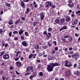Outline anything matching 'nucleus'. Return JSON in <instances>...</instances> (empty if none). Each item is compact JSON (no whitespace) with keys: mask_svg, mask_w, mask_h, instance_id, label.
<instances>
[{"mask_svg":"<svg viewBox=\"0 0 80 80\" xmlns=\"http://www.w3.org/2000/svg\"><path fill=\"white\" fill-rule=\"evenodd\" d=\"M73 58L74 59H75V60H78V59L77 57H74V58Z\"/></svg>","mask_w":80,"mask_h":80,"instance_id":"nucleus-56","label":"nucleus"},{"mask_svg":"<svg viewBox=\"0 0 80 80\" xmlns=\"http://www.w3.org/2000/svg\"><path fill=\"white\" fill-rule=\"evenodd\" d=\"M18 33V32L17 31H15L13 32V34L15 35V34H16L17 33Z\"/></svg>","mask_w":80,"mask_h":80,"instance_id":"nucleus-36","label":"nucleus"},{"mask_svg":"<svg viewBox=\"0 0 80 80\" xmlns=\"http://www.w3.org/2000/svg\"><path fill=\"white\" fill-rule=\"evenodd\" d=\"M13 23V21L11 20V21H10L9 22V25H12Z\"/></svg>","mask_w":80,"mask_h":80,"instance_id":"nucleus-26","label":"nucleus"},{"mask_svg":"<svg viewBox=\"0 0 80 80\" xmlns=\"http://www.w3.org/2000/svg\"><path fill=\"white\" fill-rule=\"evenodd\" d=\"M40 16L41 18V20H43V18H45V13L41 12L40 14Z\"/></svg>","mask_w":80,"mask_h":80,"instance_id":"nucleus-4","label":"nucleus"},{"mask_svg":"<svg viewBox=\"0 0 80 80\" xmlns=\"http://www.w3.org/2000/svg\"><path fill=\"white\" fill-rule=\"evenodd\" d=\"M47 31H44L43 32V34L44 35H46V34H47Z\"/></svg>","mask_w":80,"mask_h":80,"instance_id":"nucleus-62","label":"nucleus"},{"mask_svg":"<svg viewBox=\"0 0 80 80\" xmlns=\"http://www.w3.org/2000/svg\"><path fill=\"white\" fill-rule=\"evenodd\" d=\"M76 56L77 57H79L80 56L78 52H77L75 55H72V58H74V57H76Z\"/></svg>","mask_w":80,"mask_h":80,"instance_id":"nucleus-13","label":"nucleus"},{"mask_svg":"<svg viewBox=\"0 0 80 80\" xmlns=\"http://www.w3.org/2000/svg\"><path fill=\"white\" fill-rule=\"evenodd\" d=\"M18 38L17 37H15L14 38V40H18Z\"/></svg>","mask_w":80,"mask_h":80,"instance_id":"nucleus-49","label":"nucleus"},{"mask_svg":"<svg viewBox=\"0 0 80 80\" xmlns=\"http://www.w3.org/2000/svg\"><path fill=\"white\" fill-rule=\"evenodd\" d=\"M5 33V30L3 31L2 29H0V34H2V33Z\"/></svg>","mask_w":80,"mask_h":80,"instance_id":"nucleus-20","label":"nucleus"},{"mask_svg":"<svg viewBox=\"0 0 80 80\" xmlns=\"http://www.w3.org/2000/svg\"><path fill=\"white\" fill-rule=\"evenodd\" d=\"M39 75L40 77H43V72H40L39 73Z\"/></svg>","mask_w":80,"mask_h":80,"instance_id":"nucleus-27","label":"nucleus"},{"mask_svg":"<svg viewBox=\"0 0 80 80\" xmlns=\"http://www.w3.org/2000/svg\"><path fill=\"white\" fill-rule=\"evenodd\" d=\"M5 52H0V57L2 56L3 54H4Z\"/></svg>","mask_w":80,"mask_h":80,"instance_id":"nucleus-31","label":"nucleus"},{"mask_svg":"<svg viewBox=\"0 0 80 80\" xmlns=\"http://www.w3.org/2000/svg\"><path fill=\"white\" fill-rule=\"evenodd\" d=\"M21 39L22 40H24V37L23 36H21Z\"/></svg>","mask_w":80,"mask_h":80,"instance_id":"nucleus-42","label":"nucleus"},{"mask_svg":"<svg viewBox=\"0 0 80 80\" xmlns=\"http://www.w3.org/2000/svg\"><path fill=\"white\" fill-rule=\"evenodd\" d=\"M38 69H40V68H42V65L40 64H38Z\"/></svg>","mask_w":80,"mask_h":80,"instance_id":"nucleus-30","label":"nucleus"},{"mask_svg":"<svg viewBox=\"0 0 80 80\" xmlns=\"http://www.w3.org/2000/svg\"><path fill=\"white\" fill-rule=\"evenodd\" d=\"M48 3L46 5V6H45V7L46 8H48L49 7H50L51 6L52 7V8H55L56 7V6L55 4H52V3H50V1H48L46 2L45 5H46V4Z\"/></svg>","mask_w":80,"mask_h":80,"instance_id":"nucleus-2","label":"nucleus"},{"mask_svg":"<svg viewBox=\"0 0 80 80\" xmlns=\"http://www.w3.org/2000/svg\"><path fill=\"white\" fill-rule=\"evenodd\" d=\"M27 72H29L30 70V67H28L27 68Z\"/></svg>","mask_w":80,"mask_h":80,"instance_id":"nucleus-25","label":"nucleus"},{"mask_svg":"<svg viewBox=\"0 0 80 80\" xmlns=\"http://www.w3.org/2000/svg\"><path fill=\"white\" fill-rule=\"evenodd\" d=\"M15 53H16V57H18V55L20 53V52L19 51H18V52H16L15 51Z\"/></svg>","mask_w":80,"mask_h":80,"instance_id":"nucleus-19","label":"nucleus"},{"mask_svg":"<svg viewBox=\"0 0 80 80\" xmlns=\"http://www.w3.org/2000/svg\"><path fill=\"white\" fill-rule=\"evenodd\" d=\"M67 28H67V26H64L60 29V31H62L63 30H66V29H67Z\"/></svg>","mask_w":80,"mask_h":80,"instance_id":"nucleus-11","label":"nucleus"},{"mask_svg":"<svg viewBox=\"0 0 80 80\" xmlns=\"http://www.w3.org/2000/svg\"><path fill=\"white\" fill-rule=\"evenodd\" d=\"M3 58L5 60H7L8 59L10 58L9 55L8 54H7L6 55H3Z\"/></svg>","mask_w":80,"mask_h":80,"instance_id":"nucleus-5","label":"nucleus"},{"mask_svg":"<svg viewBox=\"0 0 80 80\" xmlns=\"http://www.w3.org/2000/svg\"><path fill=\"white\" fill-rule=\"evenodd\" d=\"M20 22V19H18L15 22V25H18V24L19 23V22Z\"/></svg>","mask_w":80,"mask_h":80,"instance_id":"nucleus-17","label":"nucleus"},{"mask_svg":"<svg viewBox=\"0 0 80 80\" xmlns=\"http://www.w3.org/2000/svg\"><path fill=\"white\" fill-rule=\"evenodd\" d=\"M77 7L78 9V10H80V4L78 5L77 6Z\"/></svg>","mask_w":80,"mask_h":80,"instance_id":"nucleus-38","label":"nucleus"},{"mask_svg":"<svg viewBox=\"0 0 80 80\" xmlns=\"http://www.w3.org/2000/svg\"><path fill=\"white\" fill-rule=\"evenodd\" d=\"M62 40L63 41V42H65V41H66V40L63 38L62 39Z\"/></svg>","mask_w":80,"mask_h":80,"instance_id":"nucleus-53","label":"nucleus"},{"mask_svg":"<svg viewBox=\"0 0 80 80\" xmlns=\"http://www.w3.org/2000/svg\"><path fill=\"white\" fill-rule=\"evenodd\" d=\"M42 48H44V49H47V48H48V47L47 46H43Z\"/></svg>","mask_w":80,"mask_h":80,"instance_id":"nucleus-34","label":"nucleus"},{"mask_svg":"<svg viewBox=\"0 0 80 80\" xmlns=\"http://www.w3.org/2000/svg\"><path fill=\"white\" fill-rule=\"evenodd\" d=\"M77 64L76 63L74 64L73 66L74 68H76V67H77Z\"/></svg>","mask_w":80,"mask_h":80,"instance_id":"nucleus-50","label":"nucleus"},{"mask_svg":"<svg viewBox=\"0 0 80 80\" xmlns=\"http://www.w3.org/2000/svg\"><path fill=\"white\" fill-rule=\"evenodd\" d=\"M0 13L1 15H2L3 13V11H1Z\"/></svg>","mask_w":80,"mask_h":80,"instance_id":"nucleus-63","label":"nucleus"},{"mask_svg":"<svg viewBox=\"0 0 80 80\" xmlns=\"http://www.w3.org/2000/svg\"><path fill=\"white\" fill-rule=\"evenodd\" d=\"M48 45L49 47H51L52 46V44H50L49 42H48Z\"/></svg>","mask_w":80,"mask_h":80,"instance_id":"nucleus-45","label":"nucleus"},{"mask_svg":"<svg viewBox=\"0 0 80 80\" xmlns=\"http://www.w3.org/2000/svg\"><path fill=\"white\" fill-rule=\"evenodd\" d=\"M25 35H26V36H28V32H25Z\"/></svg>","mask_w":80,"mask_h":80,"instance_id":"nucleus-47","label":"nucleus"},{"mask_svg":"<svg viewBox=\"0 0 80 80\" xmlns=\"http://www.w3.org/2000/svg\"><path fill=\"white\" fill-rule=\"evenodd\" d=\"M21 5L23 8H25V3L23 2H21Z\"/></svg>","mask_w":80,"mask_h":80,"instance_id":"nucleus-15","label":"nucleus"},{"mask_svg":"<svg viewBox=\"0 0 80 80\" xmlns=\"http://www.w3.org/2000/svg\"><path fill=\"white\" fill-rule=\"evenodd\" d=\"M10 4H9L8 3H6V6H7V7H10Z\"/></svg>","mask_w":80,"mask_h":80,"instance_id":"nucleus-48","label":"nucleus"},{"mask_svg":"<svg viewBox=\"0 0 80 80\" xmlns=\"http://www.w3.org/2000/svg\"><path fill=\"white\" fill-rule=\"evenodd\" d=\"M70 75V70L67 71L66 72V76L67 77H69Z\"/></svg>","mask_w":80,"mask_h":80,"instance_id":"nucleus-7","label":"nucleus"},{"mask_svg":"<svg viewBox=\"0 0 80 80\" xmlns=\"http://www.w3.org/2000/svg\"><path fill=\"white\" fill-rule=\"evenodd\" d=\"M46 36L49 37H51V33H48L47 34Z\"/></svg>","mask_w":80,"mask_h":80,"instance_id":"nucleus-33","label":"nucleus"},{"mask_svg":"<svg viewBox=\"0 0 80 80\" xmlns=\"http://www.w3.org/2000/svg\"><path fill=\"white\" fill-rule=\"evenodd\" d=\"M37 23H38V22H35L33 23V26H35V25H37Z\"/></svg>","mask_w":80,"mask_h":80,"instance_id":"nucleus-37","label":"nucleus"},{"mask_svg":"<svg viewBox=\"0 0 80 80\" xmlns=\"http://www.w3.org/2000/svg\"><path fill=\"white\" fill-rule=\"evenodd\" d=\"M5 47H4L5 48H7V47H8V43H6L5 44Z\"/></svg>","mask_w":80,"mask_h":80,"instance_id":"nucleus-43","label":"nucleus"},{"mask_svg":"<svg viewBox=\"0 0 80 80\" xmlns=\"http://www.w3.org/2000/svg\"><path fill=\"white\" fill-rule=\"evenodd\" d=\"M2 43V46H3V47H4V46H5V42H4V41H3Z\"/></svg>","mask_w":80,"mask_h":80,"instance_id":"nucleus-52","label":"nucleus"},{"mask_svg":"<svg viewBox=\"0 0 80 80\" xmlns=\"http://www.w3.org/2000/svg\"><path fill=\"white\" fill-rule=\"evenodd\" d=\"M27 11L25 12V13L26 14H28L29 13V12H30V9L29 8H27L26 9Z\"/></svg>","mask_w":80,"mask_h":80,"instance_id":"nucleus-16","label":"nucleus"},{"mask_svg":"<svg viewBox=\"0 0 80 80\" xmlns=\"http://www.w3.org/2000/svg\"><path fill=\"white\" fill-rule=\"evenodd\" d=\"M52 29L51 28H49L48 29V31H49V32H51V31H52Z\"/></svg>","mask_w":80,"mask_h":80,"instance_id":"nucleus-44","label":"nucleus"},{"mask_svg":"<svg viewBox=\"0 0 80 80\" xmlns=\"http://www.w3.org/2000/svg\"><path fill=\"white\" fill-rule=\"evenodd\" d=\"M3 73V71H2L1 72H0V75H2Z\"/></svg>","mask_w":80,"mask_h":80,"instance_id":"nucleus-59","label":"nucleus"},{"mask_svg":"<svg viewBox=\"0 0 80 80\" xmlns=\"http://www.w3.org/2000/svg\"><path fill=\"white\" fill-rule=\"evenodd\" d=\"M53 65L52 64V63H50L49 65H48L47 70L49 72H52L53 70Z\"/></svg>","mask_w":80,"mask_h":80,"instance_id":"nucleus-1","label":"nucleus"},{"mask_svg":"<svg viewBox=\"0 0 80 80\" xmlns=\"http://www.w3.org/2000/svg\"><path fill=\"white\" fill-rule=\"evenodd\" d=\"M67 50H68V48H65L64 49V51L65 52H67Z\"/></svg>","mask_w":80,"mask_h":80,"instance_id":"nucleus-55","label":"nucleus"},{"mask_svg":"<svg viewBox=\"0 0 80 80\" xmlns=\"http://www.w3.org/2000/svg\"><path fill=\"white\" fill-rule=\"evenodd\" d=\"M65 66L68 67H70L72 65V63L71 61L68 62V60L65 61Z\"/></svg>","mask_w":80,"mask_h":80,"instance_id":"nucleus-3","label":"nucleus"},{"mask_svg":"<svg viewBox=\"0 0 80 80\" xmlns=\"http://www.w3.org/2000/svg\"><path fill=\"white\" fill-rule=\"evenodd\" d=\"M33 78V76L32 75H31L30 77H29V78L31 80H32V78Z\"/></svg>","mask_w":80,"mask_h":80,"instance_id":"nucleus-46","label":"nucleus"},{"mask_svg":"<svg viewBox=\"0 0 80 80\" xmlns=\"http://www.w3.org/2000/svg\"><path fill=\"white\" fill-rule=\"evenodd\" d=\"M76 14L78 15V16H80V10L78 11V12H76Z\"/></svg>","mask_w":80,"mask_h":80,"instance_id":"nucleus-23","label":"nucleus"},{"mask_svg":"<svg viewBox=\"0 0 80 80\" xmlns=\"http://www.w3.org/2000/svg\"><path fill=\"white\" fill-rule=\"evenodd\" d=\"M22 44L23 46H24V47H27V45H28L26 41H24L22 42Z\"/></svg>","mask_w":80,"mask_h":80,"instance_id":"nucleus-6","label":"nucleus"},{"mask_svg":"<svg viewBox=\"0 0 80 80\" xmlns=\"http://www.w3.org/2000/svg\"><path fill=\"white\" fill-rule=\"evenodd\" d=\"M12 32H10L9 33V36H10V37H11V35H12Z\"/></svg>","mask_w":80,"mask_h":80,"instance_id":"nucleus-51","label":"nucleus"},{"mask_svg":"<svg viewBox=\"0 0 80 80\" xmlns=\"http://www.w3.org/2000/svg\"><path fill=\"white\" fill-rule=\"evenodd\" d=\"M68 37H69L68 36H65L64 37V38H68Z\"/></svg>","mask_w":80,"mask_h":80,"instance_id":"nucleus-54","label":"nucleus"},{"mask_svg":"<svg viewBox=\"0 0 80 80\" xmlns=\"http://www.w3.org/2000/svg\"><path fill=\"white\" fill-rule=\"evenodd\" d=\"M30 73H29L28 72H26V73L24 74V75L25 76H27V75H30Z\"/></svg>","mask_w":80,"mask_h":80,"instance_id":"nucleus-35","label":"nucleus"},{"mask_svg":"<svg viewBox=\"0 0 80 80\" xmlns=\"http://www.w3.org/2000/svg\"><path fill=\"white\" fill-rule=\"evenodd\" d=\"M20 55L19 56V57L18 58H15L14 59L15 60V61H18V60H19V58H20Z\"/></svg>","mask_w":80,"mask_h":80,"instance_id":"nucleus-28","label":"nucleus"},{"mask_svg":"<svg viewBox=\"0 0 80 80\" xmlns=\"http://www.w3.org/2000/svg\"><path fill=\"white\" fill-rule=\"evenodd\" d=\"M51 64H52V65L53 67H55V66H60V65L59 64V63H57V62H56L54 63H51Z\"/></svg>","mask_w":80,"mask_h":80,"instance_id":"nucleus-8","label":"nucleus"},{"mask_svg":"<svg viewBox=\"0 0 80 80\" xmlns=\"http://www.w3.org/2000/svg\"><path fill=\"white\" fill-rule=\"evenodd\" d=\"M60 25H62V24H63V23L65 22V19H61L60 20Z\"/></svg>","mask_w":80,"mask_h":80,"instance_id":"nucleus-12","label":"nucleus"},{"mask_svg":"<svg viewBox=\"0 0 80 80\" xmlns=\"http://www.w3.org/2000/svg\"><path fill=\"white\" fill-rule=\"evenodd\" d=\"M66 20L67 22H68L69 21H70V17L67 16Z\"/></svg>","mask_w":80,"mask_h":80,"instance_id":"nucleus-14","label":"nucleus"},{"mask_svg":"<svg viewBox=\"0 0 80 80\" xmlns=\"http://www.w3.org/2000/svg\"><path fill=\"white\" fill-rule=\"evenodd\" d=\"M23 31L22 29H20L19 31V35H22L23 33Z\"/></svg>","mask_w":80,"mask_h":80,"instance_id":"nucleus-18","label":"nucleus"},{"mask_svg":"<svg viewBox=\"0 0 80 80\" xmlns=\"http://www.w3.org/2000/svg\"><path fill=\"white\" fill-rule=\"evenodd\" d=\"M58 47H56L54 48V50L55 51H57V50H58Z\"/></svg>","mask_w":80,"mask_h":80,"instance_id":"nucleus-39","label":"nucleus"},{"mask_svg":"<svg viewBox=\"0 0 80 80\" xmlns=\"http://www.w3.org/2000/svg\"><path fill=\"white\" fill-rule=\"evenodd\" d=\"M36 75H37V74H36V73L35 72H33L32 74V76L33 77H36Z\"/></svg>","mask_w":80,"mask_h":80,"instance_id":"nucleus-32","label":"nucleus"},{"mask_svg":"<svg viewBox=\"0 0 80 80\" xmlns=\"http://www.w3.org/2000/svg\"><path fill=\"white\" fill-rule=\"evenodd\" d=\"M68 40H72V38H71V37H69V39H68Z\"/></svg>","mask_w":80,"mask_h":80,"instance_id":"nucleus-64","label":"nucleus"},{"mask_svg":"<svg viewBox=\"0 0 80 80\" xmlns=\"http://www.w3.org/2000/svg\"><path fill=\"white\" fill-rule=\"evenodd\" d=\"M76 22L77 23H76ZM77 23H78V20H76V21H75L74 22H73L72 23V25H74L75 24H77Z\"/></svg>","mask_w":80,"mask_h":80,"instance_id":"nucleus-22","label":"nucleus"},{"mask_svg":"<svg viewBox=\"0 0 80 80\" xmlns=\"http://www.w3.org/2000/svg\"><path fill=\"white\" fill-rule=\"evenodd\" d=\"M30 70H33V68L32 66L31 67H30Z\"/></svg>","mask_w":80,"mask_h":80,"instance_id":"nucleus-60","label":"nucleus"},{"mask_svg":"<svg viewBox=\"0 0 80 80\" xmlns=\"http://www.w3.org/2000/svg\"><path fill=\"white\" fill-rule=\"evenodd\" d=\"M5 78H6V77L5 76H3L2 77V80H5Z\"/></svg>","mask_w":80,"mask_h":80,"instance_id":"nucleus-58","label":"nucleus"},{"mask_svg":"<svg viewBox=\"0 0 80 80\" xmlns=\"http://www.w3.org/2000/svg\"><path fill=\"white\" fill-rule=\"evenodd\" d=\"M38 55L39 57H41L42 55V53H39Z\"/></svg>","mask_w":80,"mask_h":80,"instance_id":"nucleus-57","label":"nucleus"},{"mask_svg":"<svg viewBox=\"0 0 80 80\" xmlns=\"http://www.w3.org/2000/svg\"><path fill=\"white\" fill-rule=\"evenodd\" d=\"M38 47H39L38 45H36L34 47V48L36 50H37V49H38Z\"/></svg>","mask_w":80,"mask_h":80,"instance_id":"nucleus-29","label":"nucleus"},{"mask_svg":"<svg viewBox=\"0 0 80 80\" xmlns=\"http://www.w3.org/2000/svg\"><path fill=\"white\" fill-rule=\"evenodd\" d=\"M33 57L34 58H36V57L34 55H33V54H31L29 55L28 58L29 59H31Z\"/></svg>","mask_w":80,"mask_h":80,"instance_id":"nucleus-10","label":"nucleus"},{"mask_svg":"<svg viewBox=\"0 0 80 80\" xmlns=\"http://www.w3.org/2000/svg\"><path fill=\"white\" fill-rule=\"evenodd\" d=\"M54 53H55V51L54 50H52V54H54Z\"/></svg>","mask_w":80,"mask_h":80,"instance_id":"nucleus-40","label":"nucleus"},{"mask_svg":"<svg viewBox=\"0 0 80 80\" xmlns=\"http://www.w3.org/2000/svg\"><path fill=\"white\" fill-rule=\"evenodd\" d=\"M74 74L76 75L77 76H78V75L80 74V72L78 71H76L74 73Z\"/></svg>","mask_w":80,"mask_h":80,"instance_id":"nucleus-21","label":"nucleus"},{"mask_svg":"<svg viewBox=\"0 0 80 80\" xmlns=\"http://www.w3.org/2000/svg\"><path fill=\"white\" fill-rule=\"evenodd\" d=\"M21 19L22 21H25V18H24L23 17H22Z\"/></svg>","mask_w":80,"mask_h":80,"instance_id":"nucleus-41","label":"nucleus"},{"mask_svg":"<svg viewBox=\"0 0 80 80\" xmlns=\"http://www.w3.org/2000/svg\"><path fill=\"white\" fill-rule=\"evenodd\" d=\"M16 64L18 67H20L22 65V63L20 61H17L16 62Z\"/></svg>","mask_w":80,"mask_h":80,"instance_id":"nucleus-9","label":"nucleus"},{"mask_svg":"<svg viewBox=\"0 0 80 80\" xmlns=\"http://www.w3.org/2000/svg\"><path fill=\"white\" fill-rule=\"evenodd\" d=\"M15 72L16 73L17 75H19V74H20V73H19L17 71H16Z\"/></svg>","mask_w":80,"mask_h":80,"instance_id":"nucleus-61","label":"nucleus"},{"mask_svg":"<svg viewBox=\"0 0 80 80\" xmlns=\"http://www.w3.org/2000/svg\"><path fill=\"white\" fill-rule=\"evenodd\" d=\"M55 22L56 23H59V22H60V20L59 19H56L55 20Z\"/></svg>","mask_w":80,"mask_h":80,"instance_id":"nucleus-24","label":"nucleus"}]
</instances>
